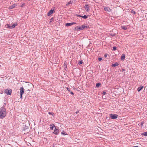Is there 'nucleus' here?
I'll use <instances>...</instances> for the list:
<instances>
[{"mask_svg":"<svg viewBox=\"0 0 147 147\" xmlns=\"http://www.w3.org/2000/svg\"><path fill=\"white\" fill-rule=\"evenodd\" d=\"M25 4V3H23V4H22L21 5V6H20V7H23L24 6Z\"/></svg>","mask_w":147,"mask_h":147,"instance_id":"c756f323","label":"nucleus"},{"mask_svg":"<svg viewBox=\"0 0 147 147\" xmlns=\"http://www.w3.org/2000/svg\"><path fill=\"white\" fill-rule=\"evenodd\" d=\"M6 109L3 107L0 108V118L3 119L6 115Z\"/></svg>","mask_w":147,"mask_h":147,"instance_id":"f257e3e1","label":"nucleus"},{"mask_svg":"<svg viewBox=\"0 0 147 147\" xmlns=\"http://www.w3.org/2000/svg\"><path fill=\"white\" fill-rule=\"evenodd\" d=\"M67 90L68 91H69L70 92V89H69L68 88H67Z\"/></svg>","mask_w":147,"mask_h":147,"instance_id":"ea45409f","label":"nucleus"},{"mask_svg":"<svg viewBox=\"0 0 147 147\" xmlns=\"http://www.w3.org/2000/svg\"><path fill=\"white\" fill-rule=\"evenodd\" d=\"M78 26H77L75 28V30H78Z\"/></svg>","mask_w":147,"mask_h":147,"instance_id":"72a5a7b5","label":"nucleus"},{"mask_svg":"<svg viewBox=\"0 0 147 147\" xmlns=\"http://www.w3.org/2000/svg\"><path fill=\"white\" fill-rule=\"evenodd\" d=\"M16 6V4H14L12 5L9 7L8 9H11L14 8Z\"/></svg>","mask_w":147,"mask_h":147,"instance_id":"6e6552de","label":"nucleus"},{"mask_svg":"<svg viewBox=\"0 0 147 147\" xmlns=\"http://www.w3.org/2000/svg\"><path fill=\"white\" fill-rule=\"evenodd\" d=\"M20 94H23L24 92V90L23 86L21 87L20 89Z\"/></svg>","mask_w":147,"mask_h":147,"instance_id":"39448f33","label":"nucleus"},{"mask_svg":"<svg viewBox=\"0 0 147 147\" xmlns=\"http://www.w3.org/2000/svg\"><path fill=\"white\" fill-rule=\"evenodd\" d=\"M71 4V1H69V2H68L67 4H66V5H69V4Z\"/></svg>","mask_w":147,"mask_h":147,"instance_id":"f704fd0d","label":"nucleus"},{"mask_svg":"<svg viewBox=\"0 0 147 147\" xmlns=\"http://www.w3.org/2000/svg\"><path fill=\"white\" fill-rule=\"evenodd\" d=\"M50 126H51L50 127V129L51 130H53L54 127L55 126L54 124H52L51 125H50Z\"/></svg>","mask_w":147,"mask_h":147,"instance_id":"2eb2a0df","label":"nucleus"},{"mask_svg":"<svg viewBox=\"0 0 147 147\" xmlns=\"http://www.w3.org/2000/svg\"><path fill=\"white\" fill-rule=\"evenodd\" d=\"M76 16L77 17H82V16H81L80 15H78V14H77L76 15Z\"/></svg>","mask_w":147,"mask_h":147,"instance_id":"c9c22d12","label":"nucleus"},{"mask_svg":"<svg viewBox=\"0 0 147 147\" xmlns=\"http://www.w3.org/2000/svg\"><path fill=\"white\" fill-rule=\"evenodd\" d=\"M131 13L133 14H136V12L133 10H131Z\"/></svg>","mask_w":147,"mask_h":147,"instance_id":"a878e982","label":"nucleus"},{"mask_svg":"<svg viewBox=\"0 0 147 147\" xmlns=\"http://www.w3.org/2000/svg\"><path fill=\"white\" fill-rule=\"evenodd\" d=\"M98 60H99V61H100L102 60V59L101 57L99 58H98Z\"/></svg>","mask_w":147,"mask_h":147,"instance_id":"58836bf2","label":"nucleus"},{"mask_svg":"<svg viewBox=\"0 0 147 147\" xmlns=\"http://www.w3.org/2000/svg\"><path fill=\"white\" fill-rule=\"evenodd\" d=\"M144 123V121H142L141 122V124H140V125H141V127H142Z\"/></svg>","mask_w":147,"mask_h":147,"instance_id":"cd10ccee","label":"nucleus"},{"mask_svg":"<svg viewBox=\"0 0 147 147\" xmlns=\"http://www.w3.org/2000/svg\"><path fill=\"white\" fill-rule=\"evenodd\" d=\"M142 135H144L145 136H147V131L142 133Z\"/></svg>","mask_w":147,"mask_h":147,"instance_id":"a211bd4d","label":"nucleus"},{"mask_svg":"<svg viewBox=\"0 0 147 147\" xmlns=\"http://www.w3.org/2000/svg\"><path fill=\"white\" fill-rule=\"evenodd\" d=\"M17 25V24H13L12 26H11V29L14 28Z\"/></svg>","mask_w":147,"mask_h":147,"instance_id":"aec40b11","label":"nucleus"},{"mask_svg":"<svg viewBox=\"0 0 147 147\" xmlns=\"http://www.w3.org/2000/svg\"><path fill=\"white\" fill-rule=\"evenodd\" d=\"M76 23H75V22H71V23H67L65 25L66 26H71L72 25H73L74 24H75Z\"/></svg>","mask_w":147,"mask_h":147,"instance_id":"1a4fd4ad","label":"nucleus"},{"mask_svg":"<svg viewBox=\"0 0 147 147\" xmlns=\"http://www.w3.org/2000/svg\"><path fill=\"white\" fill-rule=\"evenodd\" d=\"M104 57L106 58H108L109 57V55L107 54H105Z\"/></svg>","mask_w":147,"mask_h":147,"instance_id":"412c9836","label":"nucleus"},{"mask_svg":"<svg viewBox=\"0 0 147 147\" xmlns=\"http://www.w3.org/2000/svg\"><path fill=\"white\" fill-rule=\"evenodd\" d=\"M79 111L78 110V111H77L76 113H76V114H77L78 113H79Z\"/></svg>","mask_w":147,"mask_h":147,"instance_id":"37998d69","label":"nucleus"},{"mask_svg":"<svg viewBox=\"0 0 147 147\" xmlns=\"http://www.w3.org/2000/svg\"><path fill=\"white\" fill-rule=\"evenodd\" d=\"M119 63L117 62H116L115 63L112 64V66L113 67H115L116 66H117L118 65H119Z\"/></svg>","mask_w":147,"mask_h":147,"instance_id":"f8f14e48","label":"nucleus"},{"mask_svg":"<svg viewBox=\"0 0 147 147\" xmlns=\"http://www.w3.org/2000/svg\"><path fill=\"white\" fill-rule=\"evenodd\" d=\"M54 18L53 17L51 18L50 20V23H51L52 22Z\"/></svg>","mask_w":147,"mask_h":147,"instance_id":"393cba45","label":"nucleus"},{"mask_svg":"<svg viewBox=\"0 0 147 147\" xmlns=\"http://www.w3.org/2000/svg\"><path fill=\"white\" fill-rule=\"evenodd\" d=\"M117 47L115 46L113 48V49H112L113 51H115L116 50Z\"/></svg>","mask_w":147,"mask_h":147,"instance_id":"bb28decb","label":"nucleus"},{"mask_svg":"<svg viewBox=\"0 0 147 147\" xmlns=\"http://www.w3.org/2000/svg\"><path fill=\"white\" fill-rule=\"evenodd\" d=\"M116 107V105L115 104H113V102L112 103V104L111 103V107H112V108L114 109Z\"/></svg>","mask_w":147,"mask_h":147,"instance_id":"ddd939ff","label":"nucleus"},{"mask_svg":"<svg viewBox=\"0 0 147 147\" xmlns=\"http://www.w3.org/2000/svg\"><path fill=\"white\" fill-rule=\"evenodd\" d=\"M101 85V84L100 83H98L96 84V87H98L100 86Z\"/></svg>","mask_w":147,"mask_h":147,"instance_id":"5701e85b","label":"nucleus"},{"mask_svg":"<svg viewBox=\"0 0 147 147\" xmlns=\"http://www.w3.org/2000/svg\"><path fill=\"white\" fill-rule=\"evenodd\" d=\"M84 7L85 10L87 12H88L89 11V6L88 5H86L84 6Z\"/></svg>","mask_w":147,"mask_h":147,"instance_id":"0eeeda50","label":"nucleus"},{"mask_svg":"<svg viewBox=\"0 0 147 147\" xmlns=\"http://www.w3.org/2000/svg\"><path fill=\"white\" fill-rule=\"evenodd\" d=\"M83 63V62H82V60H81L79 62V63H78V64L79 65L80 64H82V63Z\"/></svg>","mask_w":147,"mask_h":147,"instance_id":"7c9ffc66","label":"nucleus"},{"mask_svg":"<svg viewBox=\"0 0 147 147\" xmlns=\"http://www.w3.org/2000/svg\"><path fill=\"white\" fill-rule=\"evenodd\" d=\"M83 30L85 28H87L89 27L88 26H85L84 25H83L82 26Z\"/></svg>","mask_w":147,"mask_h":147,"instance_id":"dca6fc26","label":"nucleus"},{"mask_svg":"<svg viewBox=\"0 0 147 147\" xmlns=\"http://www.w3.org/2000/svg\"><path fill=\"white\" fill-rule=\"evenodd\" d=\"M64 66L65 68H67V64L65 63H64Z\"/></svg>","mask_w":147,"mask_h":147,"instance_id":"2f4dec72","label":"nucleus"},{"mask_svg":"<svg viewBox=\"0 0 147 147\" xmlns=\"http://www.w3.org/2000/svg\"><path fill=\"white\" fill-rule=\"evenodd\" d=\"M125 71V69H122L121 71L123 72Z\"/></svg>","mask_w":147,"mask_h":147,"instance_id":"c03bdc74","label":"nucleus"},{"mask_svg":"<svg viewBox=\"0 0 147 147\" xmlns=\"http://www.w3.org/2000/svg\"><path fill=\"white\" fill-rule=\"evenodd\" d=\"M78 26V30H83L82 26Z\"/></svg>","mask_w":147,"mask_h":147,"instance_id":"b1692460","label":"nucleus"},{"mask_svg":"<svg viewBox=\"0 0 147 147\" xmlns=\"http://www.w3.org/2000/svg\"><path fill=\"white\" fill-rule=\"evenodd\" d=\"M55 12V10L53 9H51L47 13V16H50Z\"/></svg>","mask_w":147,"mask_h":147,"instance_id":"423d86ee","label":"nucleus"},{"mask_svg":"<svg viewBox=\"0 0 147 147\" xmlns=\"http://www.w3.org/2000/svg\"><path fill=\"white\" fill-rule=\"evenodd\" d=\"M45 139H46L47 140V138H45Z\"/></svg>","mask_w":147,"mask_h":147,"instance_id":"49530a36","label":"nucleus"},{"mask_svg":"<svg viewBox=\"0 0 147 147\" xmlns=\"http://www.w3.org/2000/svg\"><path fill=\"white\" fill-rule=\"evenodd\" d=\"M59 131L58 127L57 126H55L54 130V132H53V134H54L56 135H57L59 134Z\"/></svg>","mask_w":147,"mask_h":147,"instance_id":"7ed1b4c3","label":"nucleus"},{"mask_svg":"<svg viewBox=\"0 0 147 147\" xmlns=\"http://www.w3.org/2000/svg\"><path fill=\"white\" fill-rule=\"evenodd\" d=\"M5 26H6V28H9L10 29H11V26H10V24H7Z\"/></svg>","mask_w":147,"mask_h":147,"instance_id":"6ab92c4d","label":"nucleus"},{"mask_svg":"<svg viewBox=\"0 0 147 147\" xmlns=\"http://www.w3.org/2000/svg\"><path fill=\"white\" fill-rule=\"evenodd\" d=\"M118 117V115L115 114L111 113V119H117Z\"/></svg>","mask_w":147,"mask_h":147,"instance_id":"20e7f679","label":"nucleus"},{"mask_svg":"<svg viewBox=\"0 0 147 147\" xmlns=\"http://www.w3.org/2000/svg\"><path fill=\"white\" fill-rule=\"evenodd\" d=\"M106 94V93L105 92H103V94L104 95H105Z\"/></svg>","mask_w":147,"mask_h":147,"instance_id":"a19ab883","label":"nucleus"},{"mask_svg":"<svg viewBox=\"0 0 147 147\" xmlns=\"http://www.w3.org/2000/svg\"><path fill=\"white\" fill-rule=\"evenodd\" d=\"M61 134L62 135H66L65 132H64L63 131L61 132Z\"/></svg>","mask_w":147,"mask_h":147,"instance_id":"473e14b6","label":"nucleus"},{"mask_svg":"<svg viewBox=\"0 0 147 147\" xmlns=\"http://www.w3.org/2000/svg\"><path fill=\"white\" fill-rule=\"evenodd\" d=\"M110 9L109 7H105L104 8V10L106 11H110Z\"/></svg>","mask_w":147,"mask_h":147,"instance_id":"9b49d317","label":"nucleus"},{"mask_svg":"<svg viewBox=\"0 0 147 147\" xmlns=\"http://www.w3.org/2000/svg\"><path fill=\"white\" fill-rule=\"evenodd\" d=\"M121 28L124 30H126L127 29V28L125 26H122Z\"/></svg>","mask_w":147,"mask_h":147,"instance_id":"f3484780","label":"nucleus"},{"mask_svg":"<svg viewBox=\"0 0 147 147\" xmlns=\"http://www.w3.org/2000/svg\"><path fill=\"white\" fill-rule=\"evenodd\" d=\"M22 95L23 94H20V98L21 99H22Z\"/></svg>","mask_w":147,"mask_h":147,"instance_id":"e433bc0d","label":"nucleus"},{"mask_svg":"<svg viewBox=\"0 0 147 147\" xmlns=\"http://www.w3.org/2000/svg\"><path fill=\"white\" fill-rule=\"evenodd\" d=\"M111 36H116V34H112L111 33Z\"/></svg>","mask_w":147,"mask_h":147,"instance_id":"4c0bfd02","label":"nucleus"},{"mask_svg":"<svg viewBox=\"0 0 147 147\" xmlns=\"http://www.w3.org/2000/svg\"><path fill=\"white\" fill-rule=\"evenodd\" d=\"M133 147H139L138 146H134Z\"/></svg>","mask_w":147,"mask_h":147,"instance_id":"a18cd8bd","label":"nucleus"},{"mask_svg":"<svg viewBox=\"0 0 147 147\" xmlns=\"http://www.w3.org/2000/svg\"><path fill=\"white\" fill-rule=\"evenodd\" d=\"M48 114L49 115H54V113H51V112H49L48 113Z\"/></svg>","mask_w":147,"mask_h":147,"instance_id":"c85d7f7f","label":"nucleus"},{"mask_svg":"<svg viewBox=\"0 0 147 147\" xmlns=\"http://www.w3.org/2000/svg\"><path fill=\"white\" fill-rule=\"evenodd\" d=\"M4 92L7 95H11L12 93V90L10 89H6L5 90Z\"/></svg>","mask_w":147,"mask_h":147,"instance_id":"f03ea898","label":"nucleus"},{"mask_svg":"<svg viewBox=\"0 0 147 147\" xmlns=\"http://www.w3.org/2000/svg\"><path fill=\"white\" fill-rule=\"evenodd\" d=\"M125 54H122L121 58V60H123L125 59Z\"/></svg>","mask_w":147,"mask_h":147,"instance_id":"4468645a","label":"nucleus"},{"mask_svg":"<svg viewBox=\"0 0 147 147\" xmlns=\"http://www.w3.org/2000/svg\"><path fill=\"white\" fill-rule=\"evenodd\" d=\"M88 16L86 15H84V16H82V18L84 19H86L88 18Z\"/></svg>","mask_w":147,"mask_h":147,"instance_id":"4be33fe9","label":"nucleus"},{"mask_svg":"<svg viewBox=\"0 0 147 147\" xmlns=\"http://www.w3.org/2000/svg\"><path fill=\"white\" fill-rule=\"evenodd\" d=\"M70 93L72 95L74 94V93L72 92H70Z\"/></svg>","mask_w":147,"mask_h":147,"instance_id":"79ce46f5","label":"nucleus"},{"mask_svg":"<svg viewBox=\"0 0 147 147\" xmlns=\"http://www.w3.org/2000/svg\"><path fill=\"white\" fill-rule=\"evenodd\" d=\"M144 86H141L140 87H139L137 89V90L138 92H140L143 88Z\"/></svg>","mask_w":147,"mask_h":147,"instance_id":"9d476101","label":"nucleus"}]
</instances>
